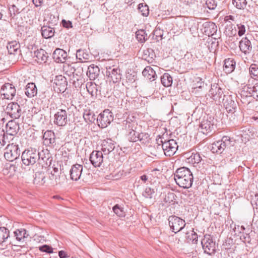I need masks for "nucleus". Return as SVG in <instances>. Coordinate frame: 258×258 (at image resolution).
<instances>
[{"instance_id": "obj_59", "label": "nucleus", "mask_w": 258, "mask_h": 258, "mask_svg": "<svg viewBox=\"0 0 258 258\" xmlns=\"http://www.w3.org/2000/svg\"><path fill=\"white\" fill-rule=\"evenodd\" d=\"M0 141V148H3L8 141V135L4 134L2 139Z\"/></svg>"}, {"instance_id": "obj_28", "label": "nucleus", "mask_w": 258, "mask_h": 258, "mask_svg": "<svg viewBox=\"0 0 258 258\" xmlns=\"http://www.w3.org/2000/svg\"><path fill=\"white\" fill-rule=\"evenodd\" d=\"M235 61L231 58L226 59L224 61L223 70L226 74L232 73L235 68Z\"/></svg>"}, {"instance_id": "obj_32", "label": "nucleus", "mask_w": 258, "mask_h": 258, "mask_svg": "<svg viewBox=\"0 0 258 258\" xmlns=\"http://www.w3.org/2000/svg\"><path fill=\"white\" fill-rule=\"evenodd\" d=\"M205 33L208 36H213L217 32V26L213 23H206L205 24Z\"/></svg>"}, {"instance_id": "obj_52", "label": "nucleus", "mask_w": 258, "mask_h": 258, "mask_svg": "<svg viewBox=\"0 0 258 258\" xmlns=\"http://www.w3.org/2000/svg\"><path fill=\"white\" fill-rule=\"evenodd\" d=\"M39 249L42 252L47 253H51L53 252V248L51 246L46 244L39 246Z\"/></svg>"}, {"instance_id": "obj_55", "label": "nucleus", "mask_w": 258, "mask_h": 258, "mask_svg": "<svg viewBox=\"0 0 258 258\" xmlns=\"http://www.w3.org/2000/svg\"><path fill=\"white\" fill-rule=\"evenodd\" d=\"M9 12L11 17H14L17 14L19 13V9L15 5H12L9 8Z\"/></svg>"}, {"instance_id": "obj_23", "label": "nucleus", "mask_w": 258, "mask_h": 258, "mask_svg": "<svg viewBox=\"0 0 258 258\" xmlns=\"http://www.w3.org/2000/svg\"><path fill=\"white\" fill-rule=\"evenodd\" d=\"M67 57V52L62 49L57 48L53 52V58L57 62H64Z\"/></svg>"}, {"instance_id": "obj_16", "label": "nucleus", "mask_w": 258, "mask_h": 258, "mask_svg": "<svg viewBox=\"0 0 258 258\" xmlns=\"http://www.w3.org/2000/svg\"><path fill=\"white\" fill-rule=\"evenodd\" d=\"M106 76L108 77L109 81H112L113 83H115L120 80V70L117 68L109 67L106 68Z\"/></svg>"}, {"instance_id": "obj_13", "label": "nucleus", "mask_w": 258, "mask_h": 258, "mask_svg": "<svg viewBox=\"0 0 258 258\" xmlns=\"http://www.w3.org/2000/svg\"><path fill=\"white\" fill-rule=\"evenodd\" d=\"M54 86L55 90L58 93H63L67 89L68 82L65 77L58 75L54 80Z\"/></svg>"}, {"instance_id": "obj_33", "label": "nucleus", "mask_w": 258, "mask_h": 258, "mask_svg": "<svg viewBox=\"0 0 258 258\" xmlns=\"http://www.w3.org/2000/svg\"><path fill=\"white\" fill-rule=\"evenodd\" d=\"M76 58L81 62L86 61L90 59V54L84 49H78L76 52Z\"/></svg>"}, {"instance_id": "obj_14", "label": "nucleus", "mask_w": 258, "mask_h": 258, "mask_svg": "<svg viewBox=\"0 0 258 258\" xmlns=\"http://www.w3.org/2000/svg\"><path fill=\"white\" fill-rule=\"evenodd\" d=\"M15 94L16 89L12 84L6 83L2 87L1 95L4 96V98L12 100Z\"/></svg>"}, {"instance_id": "obj_61", "label": "nucleus", "mask_w": 258, "mask_h": 258, "mask_svg": "<svg viewBox=\"0 0 258 258\" xmlns=\"http://www.w3.org/2000/svg\"><path fill=\"white\" fill-rule=\"evenodd\" d=\"M253 205L255 206V208L258 209V194H255L254 198L253 199Z\"/></svg>"}, {"instance_id": "obj_10", "label": "nucleus", "mask_w": 258, "mask_h": 258, "mask_svg": "<svg viewBox=\"0 0 258 258\" xmlns=\"http://www.w3.org/2000/svg\"><path fill=\"white\" fill-rule=\"evenodd\" d=\"M240 95L241 97L252 96L256 100H258V83H256L253 86L250 84H247L241 91Z\"/></svg>"}, {"instance_id": "obj_19", "label": "nucleus", "mask_w": 258, "mask_h": 258, "mask_svg": "<svg viewBox=\"0 0 258 258\" xmlns=\"http://www.w3.org/2000/svg\"><path fill=\"white\" fill-rule=\"evenodd\" d=\"M223 91L218 84L214 83L211 85V89L209 92V96L214 100L222 98Z\"/></svg>"}, {"instance_id": "obj_31", "label": "nucleus", "mask_w": 258, "mask_h": 258, "mask_svg": "<svg viewBox=\"0 0 258 258\" xmlns=\"http://www.w3.org/2000/svg\"><path fill=\"white\" fill-rule=\"evenodd\" d=\"M54 30L53 28L47 26H43L41 28V34L45 39L50 38L54 35Z\"/></svg>"}, {"instance_id": "obj_27", "label": "nucleus", "mask_w": 258, "mask_h": 258, "mask_svg": "<svg viewBox=\"0 0 258 258\" xmlns=\"http://www.w3.org/2000/svg\"><path fill=\"white\" fill-rule=\"evenodd\" d=\"M34 57L38 62H45L47 59L48 55L47 52L43 49H40L34 51Z\"/></svg>"}, {"instance_id": "obj_35", "label": "nucleus", "mask_w": 258, "mask_h": 258, "mask_svg": "<svg viewBox=\"0 0 258 258\" xmlns=\"http://www.w3.org/2000/svg\"><path fill=\"white\" fill-rule=\"evenodd\" d=\"M7 47L10 54H15L19 49L20 45L17 41H13L8 43Z\"/></svg>"}, {"instance_id": "obj_20", "label": "nucleus", "mask_w": 258, "mask_h": 258, "mask_svg": "<svg viewBox=\"0 0 258 258\" xmlns=\"http://www.w3.org/2000/svg\"><path fill=\"white\" fill-rule=\"evenodd\" d=\"M83 167L82 165L76 164L73 165L70 171L71 179L75 181L79 180L82 173Z\"/></svg>"}, {"instance_id": "obj_5", "label": "nucleus", "mask_w": 258, "mask_h": 258, "mask_svg": "<svg viewBox=\"0 0 258 258\" xmlns=\"http://www.w3.org/2000/svg\"><path fill=\"white\" fill-rule=\"evenodd\" d=\"M162 147V151L167 156H173L176 152L178 146L175 140L171 139L168 141H163L162 138L159 139Z\"/></svg>"}, {"instance_id": "obj_42", "label": "nucleus", "mask_w": 258, "mask_h": 258, "mask_svg": "<svg viewBox=\"0 0 258 258\" xmlns=\"http://www.w3.org/2000/svg\"><path fill=\"white\" fill-rule=\"evenodd\" d=\"M136 36L137 39L140 42H144L148 39L147 34L144 30H139L136 33Z\"/></svg>"}, {"instance_id": "obj_51", "label": "nucleus", "mask_w": 258, "mask_h": 258, "mask_svg": "<svg viewBox=\"0 0 258 258\" xmlns=\"http://www.w3.org/2000/svg\"><path fill=\"white\" fill-rule=\"evenodd\" d=\"M97 89L98 91L100 93L101 92H104L106 91L107 90V83L106 81L103 80L102 82L98 83L97 82Z\"/></svg>"}, {"instance_id": "obj_3", "label": "nucleus", "mask_w": 258, "mask_h": 258, "mask_svg": "<svg viewBox=\"0 0 258 258\" xmlns=\"http://www.w3.org/2000/svg\"><path fill=\"white\" fill-rule=\"evenodd\" d=\"M234 141H232L230 137L227 136L223 137L221 140L214 142L212 145L211 150L213 152L222 153L225 149H228L233 146Z\"/></svg>"}, {"instance_id": "obj_46", "label": "nucleus", "mask_w": 258, "mask_h": 258, "mask_svg": "<svg viewBox=\"0 0 258 258\" xmlns=\"http://www.w3.org/2000/svg\"><path fill=\"white\" fill-rule=\"evenodd\" d=\"M186 238L187 239L191 241L193 243H196L198 241V235L197 234L194 232L193 230L189 232H186Z\"/></svg>"}, {"instance_id": "obj_58", "label": "nucleus", "mask_w": 258, "mask_h": 258, "mask_svg": "<svg viewBox=\"0 0 258 258\" xmlns=\"http://www.w3.org/2000/svg\"><path fill=\"white\" fill-rule=\"evenodd\" d=\"M61 24L63 27L66 28L67 29L72 28L73 27L72 23L70 21L62 20L61 21Z\"/></svg>"}, {"instance_id": "obj_56", "label": "nucleus", "mask_w": 258, "mask_h": 258, "mask_svg": "<svg viewBox=\"0 0 258 258\" xmlns=\"http://www.w3.org/2000/svg\"><path fill=\"white\" fill-rule=\"evenodd\" d=\"M149 135L148 134L141 133H139V141H140L142 143L145 144L148 140Z\"/></svg>"}, {"instance_id": "obj_22", "label": "nucleus", "mask_w": 258, "mask_h": 258, "mask_svg": "<svg viewBox=\"0 0 258 258\" xmlns=\"http://www.w3.org/2000/svg\"><path fill=\"white\" fill-rule=\"evenodd\" d=\"M101 151L104 155H108L114 149L113 142L110 139L104 140L101 144Z\"/></svg>"}, {"instance_id": "obj_62", "label": "nucleus", "mask_w": 258, "mask_h": 258, "mask_svg": "<svg viewBox=\"0 0 258 258\" xmlns=\"http://www.w3.org/2000/svg\"><path fill=\"white\" fill-rule=\"evenodd\" d=\"M62 181L60 180V176L58 175V176L56 177V179L54 180V181L52 182L51 184L54 185V184H60Z\"/></svg>"}, {"instance_id": "obj_49", "label": "nucleus", "mask_w": 258, "mask_h": 258, "mask_svg": "<svg viewBox=\"0 0 258 258\" xmlns=\"http://www.w3.org/2000/svg\"><path fill=\"white\" fill-rule=\"evenodd\" d=\"M176 198V196L174 192H168L165 195L164 200L165 203H171L172 202H175Z\"/></svg>"}, {"instance_id": "obj_15", "label": "nucleus", "mask_w": 258, "mask_h": 258, "mask_svg": "<svg viewBox=\"0 0 258 258\" xmlns=\"http://www.w3.org/2000/svg\"><path fill=\"white\" fill-rule=\"evenodd\" d=\"M156 141L157 143L155 145L148 146L146 150L148 156L152 158L154 157L159 158L162 152L159 139H157Z\"/></svg>"}, {"instance_id": "obj_57", "label": "nucleus", "mask_w": 258, "mask_h": 258, "mask_svg": "<svg viewBox=\"0 0 258 258\" xmlns=\"http://www.w3.org/2000/svg\"><path fill=\"white\" fill-rule=\"evenodd\" d=\"M237 26L238 29V34L239 36H241L245 32V27L241 24H237Z\"/></svg>"}, {"instance_id": "obj_48", "label": "nucleus", "mask_w": 258, "mask_h": 258, "mask_svg": "<svg viewBox=\"0 0 258 258\" xmlns=\"http://www.w3.org/2000/svg\"><path fill=\"white\" fill-rule=\"evenodd\" d=\"M112 210L115 214L119 217H124L125 216L123 208L118 204H116L113 207Z\"/></svg>"}, {"instance_id": "obj_4", "label": "nucleus", "mask_w": 258, "mask_h": 258, "mask_svg": "<svg viewBox=\"0 0 258 258\" xmlns=\"http://www.w3.org/2000/svg\"><path fill=\"white\" fill-rule=\"evenodd\" d=\"M20 153L18 145L12 143L8 144L6 148L4 157L7 161L12 162L19 157Z\"/></svg>"}, {"instance_id": "obj_1", "label": "nucleus", "mask_w": 258, "mask_h": 258, "mask_svg": "<svg viewBox=\"0 0 258 258\" xmlns=\"http://www.w3.org/2000/svg\"><path fill=\"white\" fill-rule=\"evenodd\" d=\"M176 183L183 188H188L192 185L193 175L190 170L185 167L178 168L174 174Z\"/></svg>"}, {"instance_id": "obj_54", "label": "nucleus", "mask_w": 258, "mask_h": 258, "mask_svg": "<svg viewBox=\"0 0 258 258\" xmlns=\"http://www.w3.org/2000/svg\"><path fill=\"white\" fill-rule=\"evenodd\" d=\"M206 5L210 10H214L217 7V3L215 0H207Z\"/></svg>"}, {"instance_id": "obj_29", "label": "nucleus", "mask_w": 258, "mask_h": 258, "mask_svg": "<svg viewBox=\"0 0 258 258\" xmlns=\"http://www.w3.org/2000/svg\"><path fill=\"white\" fill-rule=\"evenodd\" d=\"M143 75L147 79L153 81L157 77L155 71L150 66L146 67L142 72Z\"/></svg>"}, {"instance_id": "obj_11", "label": "nucleus", "mask_w": 258, "mask_h": 258, "mask_svg": "<svg viewBox=\"0 0 258 258\" xmlns=\"http://www.w3.org/2000/svg\"><path fill=\"white\" fill-rule=\"evenodd\" d=\"M6 111L7 114L13 119H18L22 113L21 106L17 103L14 102L9 103L6 107Z\"/></svg>"}, {"instance_id": "obj_41", "label": "nucleus", "mask_w": 258, "mask_h": 258, "mask_svg": "<svg viewBox=\"0 0 258 258\" xmlns=\"http://www.w3.org/2000/svg\"><path fill=\"white\" fill-rule=\"evenodd\" d=\"M249 74L254 80H258V64L252 63L249 69Z\"/></svg>"}, {"instance_id": "obj_63", "label": "nucleus", "mask_w": 258, "mask_h": 258, "mask_svg": "<svg viewBox=\"0 0 258 258\" xmlns=\"http://www.w3.org/2000/svg\"><path fill=\"white\" fill-rule=\"evenodd\" d=\"M229 20L233 21H234V17L232 15H229L225 17V21H229Z\"/></svg>"}, {"instance_id": "obj_44", "label": "nucleus", "mask_w": 258, "mask_h": 258, "mask_svg": "<svg viewBox=\"0 0 258 258\" xmlns=\"http://www.w3.org/2000/svg\"><path fill=\"white\" fill-rule=\"evenodd\" d=\"M62 71L64 74L68 76H71L75 73L76 70L75 68L71 65L68 63H65L63 66Z\"/></svg>"}, {"instance_id": "obj_47", "label": "nucleus", "mask_w": 258, "mask_h": 258, "mask_svg": "<svg viewBox=\"0 0 258 258\" xmlns=\"http://www.w3.org/2000/svg\"><path fill=\"white\" fill-rule=\"evenodd\" d=\"M233 5L238 9H244L247 4L246 0H232Z\"/></svg>"}, {"instance_id": "obj_25", "label": "nucleus", "mask_w": 258, "mask_h": 258, "mask_svg": "<svg viewBox=\"0 0 258 258\" xmlns=\"http://www.w3.org/2000/svg\"><path fill=\"white\" fill-rule=\"evenodd\" d=\"M100 73V69L97 66L91 64L88 67L87 75L91 80H95Z\"/></svg>"}, {"instance_id": "obj_38", "label": "nucleus", "mask_w": 258, "mask_h": 258, "mask_svg": "<svg viewBox=\"0 0 258 258\" xmlns=\"http://www.w3.org/2000/svg\"><path fill=\"white\" fill-rule=\"evenodd\" d=\"M172 77L168 73H164L161 77L162 84L166 87L171 86L172 84Z\"/></svg>"}, {"instance_id": "obj_37", "label": "nucleus", "mask_w": 258, "mask_h": 258, "mask_svg": "<svg viewBox=\"0 0 258 258\" xmlns=\"http://www.w3.org/2000/svg\"><path fill=\"white\" fill-rule=\"evenodd\" d=\"M224 105L228 112L233 113L235 111L236 103L231 98L225 101Z\"/></svg>"}, {"instance_id": "obj_2", "label": "nucleus", "mask_w": 258, "mask_h": 258, "mask_svg": "<svg viewBox=\"0 0 258 258\" xmlns=\"http://www.w3.org/2000/svg\"><path fill=\"white\" fill-rule=\"evenodd\" d=\"M21 158L23 163L26 166L34 164L40 158L44 160L42 153L39 152L36 149L32 147L26 149L22 152Z\"/></svg>"}, {"instance_id": "obj_45", "label": "nucleus", "mask_w": 258, "mask_h": 258, "mask_svg": "<svg viewBox=\"0 0 258 258\" xmlns=\"http://www.w3.org/2000/svg\"><path fill=\"white\" fill-rule=\"evenodd\" d=\"M188 162L192 164H198L202 160V157L198 153H192L191 156L188 158Z\"/></svg>"}, {"instance_id": "obj_8", "label": "nucleus", "mask_w": 258, "mask_h": 258, "mask_svg": "<svg viewBox=\"0 0 258 258\" xmlns=\"http://www.w3.org/2000/svg\"><path fill=\"white\" fill-rule=\"evenodd\" d=\"M203 248L205 253L211 255L216 251L215 242L210 235L206 234L201 241Z\"/></svg>"}, {"instance_id": "obj_18", "label": "nucleus", "mask_w": 258, "mask_h": 258, "mask_svg": "<svg viewBox=\"0 0 258 258\" xmlns=\"http://www.w3.org/2000/svg\"><path fill=\"white\" fill-rule=\"evenodd\" d=\"M213 128L214 123L211 118L209 119L204 117L199 125V130L203 134L207 135L212 131Z\"/></svg>"}, {"instance_id": "obj_17", "label": "nucleus", "mask_w": 258, "mask_h": 258, "mask_svg": "<svg viewBox=\"0 0 258 258\" xmlns=\"http://www.w3.org/2000/svg\"><path fill=\"white\" fill-rule=\"evenodd\" d=\"M90 161L95 167H100L103 161L102 151H93L90 154Z\"/></svg>"}, {"instance_id": "obj_9", "label": "nucleus", "mask_w": 258, "mask_h": 258, "mask_svg": "<svg viewBox=\"0 0 258 258\" xmlns=\"http://www.w3.org/2000/svg\"><path fill=\"white\" fill-rule=\"evenodd\" d=\"M125 127L126 129L129 131L127 134V139L130 142H136L139 141V133L137 132V124L135 122H130L128 120L125 121Z\"/></svg>"}, {"instance_id": "obj_60", "label": "nucleus", "mask_w": 258, "mask_h": 258, "mask_svg": "<svg viewBox=\"0 0 258 258\" xmlns=\"http://www.w3.org/2000/svg\"><path fill=\"white\" fill-rule=\"evenodd\" d=\"M58 176V174L53 173L52 171H51L50 175L49 176V183L51 184L52 182L54 181V179H56V177Z\"/></svg>"}, {"instance_id": "obj_24", "label": "nucleus", "mask_w": 258, "mask_h": 258, "mask_svg": "<svg viewBox=\"0 0 258 258\" xmlns=\"http://www.w3.org/2000/svg\"><path fill=\"white\" fill-rule=\"evenodd\" d=\"M240 50L245 54L249 53L251 50L250 41L246 38H243L239 44Z\"/></svg>"}, {"instance_id": "obj_43", "label": "nucleus", "mask_w": 258, "mask_h": 258, "mask_svg": "<svg viewBox=\"0 0 258 258\" xmlns=\"http://www.w3.org/2000/svg\"><path fill=\"white\" fill-rule=\"evenodd\" d=\"M9 237V230L5 227H0V243L5 241Z\"/></svg>"}, {"instance_id": "obj_26", "label": "nucleus", "mask_w": 258, "mask_h": 258, "mask_svg": "<svg viewBox=\"0 0 258 258\" xmlns=\"http://www.w3.org/2000/svg\"><path fill=\"white\" fill-rule=\"evenodd\" d=\"M7 132L9 133L10 135H15L17 134L19 129V125L13 120L9 121L6 125Z\"/></svg>"}, {"instance_id": "obj_21", "label": "nucleus", "mask_w": 258, "mask_h": 258, "mask_svg": "<svg viewBox=\"0 0 258 258\" xmlns=\"http://www.w3.org/2000/svg\"><path fill=\"white\" fill-rule=\"evenodd\" d=\"M43 139L45 146L53 147L56 144L55 135L52 131H46L43 134Z\"/></svg>"}, {"instance_id": "obj_64", "label": "nucleus", "mask_w": 258, "mask_h": 258, "mask_svg": "<svg viewBox=\"0 0 258 258\" xmlns=\"http://www.w3.org/2000/svg\"><path fill=\"white\" fill-rule=\"evenodd\" d=\"M58 255L60 258H64L66 257L64 251L61 250L58 252Z\"/></svg>"}, {"instance_id": "obj_36", "label": "nucleus", "mask_w": 258, "mask_h": 258, "mask_svg": "<svg viewBox=\"0 0 258 258\" xmlns=\"http://www.w3.org/2000/svg\"><path fill=\"white\" fill-rule=\"evenodd\" d=\"M86 87L87 91L92 96H96L97 95L98 91L97 83L92 82H87L86 85Z\"/></svg>"}, {"instance_id": "obj_40", "label": "nucleus", "mask_w": 258, "mask_h": 258, "mask_svg": "<svg viewBox=\"0 0 258 258\" xmlns=\"http://www.w3.org/2000/svg\"><path fill=\"white\" fill-rule=\"evenodd\" d=\"M14 234L16 239L19 241H20L22 240L27 238L29 236L27 231L24 229H21L16 230L14 232Z\"/></svg>"}, {"instance_id": "obj_12", "label": "nucleus", "mask_w": 258, "mask_h": 258, "mask_svg": "<svg viewBox=\"0 0 258 258\" xmlns=\"http://www.w3.org/2000/svg\"><path fill=\"white\" fill-rule=\"evenodd\" d=\"M68 121L67 111L59 109L54 115V123L59 126H65Z\"/></svg>"}, {"instance_id": "obj_39", "label": "nucleus", "mask_w": 258, "mask_h": 258, "mask_svg": "<svg viewBox=\"0 0 258 258\" xmlns=\"http://www.w3.org/2000/svg\"><path fill=\"white\" fill-rule=\"evenodd\" d=\"M83 117L87 122H94L96 120L95 115L91 110H85L83 113Z\"/></svg>"}, {"instance_id": "obj_50", "label": "nucleus", "mask_w": 258, "mask_h": 258, "mask_svg": "<svg viewBox=\"0 0 258 258\" xmlns=\"http://www.w3.org/2000/svg\"><path fill=\"white\" fill-rule=\"evenodd\" d=\"M155 191L150 187H147L143 192V196L147 199H152L154 195Z\"/></svg>"}, {"instance_id": "obj_7", "label": "nucleus", "mask_w": 258, "mask_h": 258, "mask_svg": "<svg viewBox=\"0 0 258 258\" xmlns=\"http://www.w3.org/2000/svg\"><path fill=\"white\" fill-rule=\"evenodd\" d=\"M113 120L112 113L108 109L104 110L97 118V122L99 127H106Z\"/></svg>"}, {"instance_id": "obj_53", "label": "nucleus", "mask_w": 258, "mask_h": 258, "mask_svg": "<svg viewBox=\"0 0 258 258\" xmlns=\"http://www.w3.org/2000/svg\"><path fill=\"white\" fill-rule=\"evenodd\" d=\"M139 10L141 12L142 15L143 16H147L149 14L148 7L146 6H143V4H140L139 5Z\"/></svg>"}, {"instance_id": "obj_34", "label": "nucleus", "mask_w": 258, "mask_h": 258, "mask_svg": "<svg viewBox=\"0 0 258 258\" xmlns=\"http://www.w3.org/2000/svg\"><path fill=\"white\" fill-rule=\"evenodd\" d=\"M45 182L46 180L44 173L42 172H36L34 179V183L38 185H44Z\"/></svg>"}, {"instance_id": "obj_6", "label": "nucleus", "mask_w": 258, "mask_h": 258, "mask_svg": "<svg viewBox=\"0 0 258 258\" xmlns=\"http://www.w3.org/2000/svg\"><path fill=\"white\" fill-rule=\"evenodd\" d=\"M168 223L170 229L175 233L183 230L186 225V223L184 220L176 216H169Z\"/></svg>"}, {"instance_id": "obj_30", "label": "nucleus", "mask_w": 258, "mask_h": 258, "mask_svg": "<svg viewBox=\"0 0 258 258\" xmlns=\"http://www.w3.org/2000/svg\"><path fill=\"white\" fill-rule=\"evenodd\" d=\"M25 93L30 98L35 96L37 93V89L35 84L33 83H28L26 86Z\"/></svg>"}]
</instances>
